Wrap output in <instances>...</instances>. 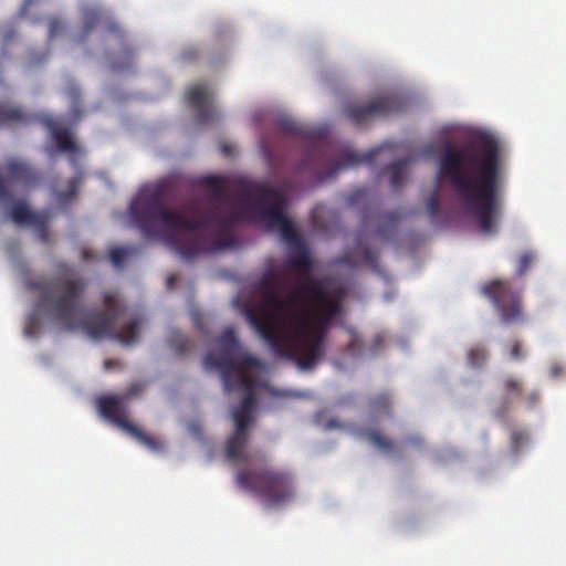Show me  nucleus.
I'll use <instances>...</instances> for the list:
<instances>
[{
	"instance_id": "nucleus-32",
	"label": "nucleus",
	"mask_w": 566,
	"mask_h": 566,
	"mask_svg": "<svg viewBox=\"0 0 566 566\" xmlns=\"http://www.w3.org/2000/svg\"><path fill=\"white\" fill-rule=\"evenodd\" d=\"M124 57H125V63L122 64V62H118V61H112L111 62V65H112V69L113 70H123L125 69V66H129L133 59H134V50L132 49H125L124 50Z\"/></svg>"
},
{
	"instance_id": "nucleus-40",
	"label": "nucleus",
	"mask_w": 566,
	"mask_h": 566,
	"mask_svg": "<svg viewBox=\"0 0 566 566\" xmlns=\"http://www.w3.org/2000/svg\"><path fill=\"white\" fill-rule=\"evenodd\" d=\"M407 441L410 442L411 444H416V446H422V443H423V440L421 437H409V438H407Z\"/></svg>"
},
{
	"instance_id": "nucleus-43",
	"label": "nucleus",
	"mask_w": 566,
	"mask_h": 566,
	"mask_svg": "<svg viewBox=\"0 0 566 566\" xmlns=\"http://www.w3.org/2000/svg\"><path fill=\"white\" fill-rule=\"evenodd\" d=\"M327 427H329V428L339 427V423L337 422V420H328Z\"/></svg>"
},
{
	"instance_id": "nucleus-46",
	"label": "nucleus",
	"mask_w": 566,
	"mask_h": 566,
	"mask_svg": "<svg viewBox=\"0 0 566 566\" xmlns=\"http://www.w3.org/2000/svg\"><path fill=\"white\" fill-rule=\"evenodd\" d=\"M112 364H113V361H112V360H106V361H105V366H106V367L112 366Z\"/></svg>"
},
{
	"instance_id": "nucleus-24",
	"label": "nucleus",
	"mask_w": 566,
	"mask_h": 566,
	"mask_svg": "<svg viewBox=\"0 0 566 566\" xmlns=\"http://www.w3.org/2000/svg\"><path fill=\"white\" fill-rule=\"evenodd\" d=\"M489 352L484 346H474L468 350V363L472 367H481L488 359Z\"/></svg>"
},
{
	"instance_id": "nucleus-28",
	"label": "nucleus",
	"mask_w": 566,
	"mask_h": 566,
	"mask_svg": "<svg viewBox=\"0 0 566 566\" xmlns=\"http://www.w3.org/2000/svg\"><path fill=\"white\" fill-rule=\"evenodd\" d=\"M503 389L505 395L522 396L524 392V382L517 378H506L503 382Z\"/></svg>"
},
{
	"instance_id": "nucleus-34",
	"label": "nucleus",
	"mask_w": 566,
	"mask_h": 566,
	"mask_svg": "<svg viewBox=\"0 0 566 566\" xmlns=\"http://www.w3.org/2000/svg\"><path fill=\"white\" fill-rule=\"evenodd\" d=\"M261 150L268 160L269 164H273L275 159V153L268 139H264V137L261 139Z\"/></svg>"
},
{
	"instance_id": "nucleus-38",
	"label": "nucleus",
	"mask_w": 566,
	"mask_h": 566,
	"mask_svg": "<svg viewBox=\"0 0 566 566\" xmlns=\"http://www.w3.org/2000/svg\"><path fill=\"white\" fill-rule=\"evenodd\" d=\"M199 54L197 49H186L181 52V57L184 61H195Z\"/></svg>"
},
{
	"instance_id": "nucleus-42",
	"label": "nucleus",
	"mask_w": 566,
	"mask_h": 566,
	"mask_svg": "<svg viewBox=\"0 0 566 566\" xmlns=\"http://www.w3.org/2000/svg\"><path fill=\"white\" fill-rule=\"evenodd\" d=\"M175 280H176L175 275H170L168 277L167 284H168L169 289H170V286L175 285Z\"/></svg>"
},
{
	"instance_id": "nucleus-36",
	"label": "nucleus",
	"mask_w": 566,
	"mask_h": 566,
	"mask_svg": "<svg viewBox=\"0 0 566 566\" xmlns=\"http://www.w3.org/2000/svg\"><path fill=\"white\" fill-rule=\"evenodd\" d=\"M144 390V386L142 384H133L123 394L125 402L127 399L133 398V396L142 395Z\"/></svg>"
},
{
	"instance_id": "nucleus-37",
	"label": "nucleus",
	"mask_w": 566,
	"mask_h": 566,
	"mask_svg": "<svg viewBox=\"0 0 566 566\" xmlns=\"http://www.w3.org/2000/svg\"><path fill=\"white\" fill-rule=\"evenodd\" d=\"M525 400L528 405V407H534L537 405V402L539 401V394L537 390H533V391H530L526 396H525Z\"/></svg>"
},
{
	"instance_id": "nucleus-39",
	"label": "nucleus",
	"mask_w": 566,
	"mask_h": 566,
	"mask_svg": "<svg viewBox=\"0 0 566 566\" xmlns=\"http://www.w3.org/2000/svg\"><path fill=\"white\" fill-rule=\"evenodd\" d=\"M352 333V339L349 342V350L355 352L357 348L360 347V339L357 335V333L354 332V329H349Z\"/></svg>"
},
{
	"instance_id": "nucleus-27",
	"label": "nucleus",
	"mask_w": 566,
	"mask_h": 566,
	"mask_svg": "<svg viewBox=\"0 0 566 566\" xmlns=\"http://www.w3.org/2000/svg\"><path fill=\"white\" fill-rule=\"evenodd\" d=\"M369 189L368 188H357L356 190L349 192L346 198L347 205L349 207L360 206V203L367 202L369 198Z\"/></svg>"
},
{
	"instance_id": "nucleus-41",
	"label": "nucleus",
	"mask_w": 566,
	"mask_h": 566,
	"mask_svg": "<svg viewBox=\"0 0 566 566\" xmlns=\"http://www.w3.org/2000/svg\"><path fill=\"white\" fill-rule=\"evenodd\" d=\"M34 0H25L22 8H21V12L22 14H24V12L27 11L28 7H30L31 3H33Z\"/></svg>"
},
{
	"instance_id": "nucleus-25",
	"label": "nucleus",
	"mask_w": 566,
	"mask_h": 566,
	"mask_svg": "<svg viewBox=\"0 0 566 566\" xmlns=\"http://www.w3.org/2000/svg\"><path fill=\"white\" fill-rule=\"evenodd\" d=\"M168 343L178 353L188 352L192 347V343L181 332H171L168 337Z\"/></svg>"
},
{
	"instance_id": "nucleus-33",
	"label": "nucleus",
	"mask_w": 566,
	"mask_h": 566,
	"mask_svg": "<svg viewBox=\"0 0 566 566\" xmlns=\"http://www.w3.org/2000/svg\"><path fill=\"white\" fill-rule=\"evenodd\" d=\"M64 30V23L60 20V18H51L49 21V35L51 38L56 36Z\"/></svg>"
},
{
	"instance_id": "nucleus-4",
	"label": "nucleus",
	"mask_w": 566,
	"mask_h": 566,
	"mask_svg": "<svg viewBox=\"0 0 566 566\" xmlns=\"http://www.w3.org/2000/svg\"><path fill=\"white\" fill-rule=\"evenodd\" d=\"M439 172L453 186L462 209L476 221L481 232L496 233L503 210L497 140L485 136L476 145L459 147L444 142Z\"/></svg>"
},
{
	"instance_id": "nucleus-20",
	"label": "nucleus",
	"mask_w": 566,
	"mask_h": 566,
	"mask_svg": "<svg viewBox=\"0 0 566 566\" xmlns=\"http://www.w3.org/2000/svg\"><path fill=\"white\" fill-rule=\"evenodd\" d=\"M29 116L19 107L0 102V124L27 123Z\"/></svg>"
},
{
	"instance_id": "nucleus-18",
	"label": "nucleus",
	"mask_w": 566,
	"mask_h": 566,
	"mask_svg": "<svg viewBox=\"0 0 566 566\" xmlns=\"http://www.w3.org/2000/svg\"><path fill=\"white\" fill-rule=\"evenodd\" d=\"M408 164H410V159L402 158L386 167V170L390 172V187L395 191H400L405 185Z\"/></svg>"
},
{
	"instance_id": "nucleus-9",
	"label": "nucleus",
	"mask_w": 566,
	"mask_h": 566,
	"mask_svg": "<svg viewBox=\"0 0 566 566\" xmlns=\"http://www.w3.org/2000/svg\"><path fill=\"white\" fill-rule=\"evenodd\" d=\"M97 408L101 416L113 421L123 430L127 431L128 434L136 438L142 444L146 446L150 450H161L164 444L161 441L156 440L154 437L145 433L144 430L135 426L127 419V408L125 406L124 394L123 395H102L97 398Z\"/></svg>"
},
{
	"instance_id": "nucleus-29",
	"label": "nucleus",
	"mask_w": 566,
	"mask_h": 566,
	"mask_svg": "<svg viewBox=\"0 0 566 566\" xmlns=\"http://www.w3.org/2000/svg\"><path fill=\"white\" fill-rule=\"evenodd\" d=\"M441 210L440 196L438 190L432 191L427 200V213L431 218H438Z\"/></svg>"
},
{
	"instance_id": "nucleus-1",
	"label": "nucleus",
	"mask_w": 566,
	"mask_h": 566,
	"mask_svg": "<svg viewBox=\"0 0 566 566\" xmlns=\"http://www.w3.org/2000/svg\"><path fill=\"white\" fill-rule=\"evenodd\" d=\"M198 184L211 191L212 203L207 210H202L197 199L179 209H169L165 205L169 181L146 185V237L161 239L187 261L198 254L214 253L233 244L230 232L245 218L241 203L256 210L270 231H277L284 242L297 249L289 256L287 264L300 275H310L311 255L285 213V192L261 181L230 180L219 176L201 177Z\"/></svg>"
},
{
	"instance_id": "nucleus-8",
	"label": "nucleus",
	"mask_w": 566,
	"mask_h": 566,
	"mask_svg": "<svg viewBox=\"0 0 566 566\" xmlns=\"http://www.w3.org/2000/svg\"><path fill=\"white\" fill-rule=\"evenodd\" d=\"M220 354H207L203 358L206 369H216L221 373L223 387L231 390L232 379L239 371V363L244 354H239L240 344L233 328H226L218 338Z\"/></svg>"
},
{
	"instance_id": "nucleus-26",
	"label": "nucleus",
	"mask_w": 566,
	"mask_h": 566,
	"mask_svg": "<svg viewBox=\"0 0 566 566\" xmlns=\"http://www.w3.org/2000/svg\"><path fill=\"white\" fill-rule=\"evenodd\" d=\"M135 248H114L109 251V259L115 268H122L128 259L129 254L135 253Z\"/></svg>"
},
{
	"instance_id": "nucleus-31",
	"label": "nucleus",
	"mask_w": 566,
	"mask_h": 566,
	"mask_svg": "<svg viewBox=\"0 0 566 566\" xmlns=\"http://www.w3.org/2000/svg\"><path fill=\"white\" fill-rule=\"evenodd\" d=\"M528 439V434L526 431L516 430L513 431L511 434V444L514 450L521 449V447L526 442Z\"/></svg>"
},
{
	"instance_id": "nucleus-13",
	"label": "nucleus",
	"mask_w": 566,
	"mask_h": 566,
	"mask_svg": "<svg viewBox=\"0 0 566 566\" xmlns=\"http://www.w3.org/2000/svg\"><path fill=\"white\" fill-rule=\"evenodd\" d=\"M11 219L17 224L32 226L42 242H49V212H33L25 202H14L10 208Z\"/></svg>"
},
{
	"instance_id": "nucleus-6",
	"label": "nucleus",
	"mask_w": 566,
	"mask_h": 566,
	"mask_svg": "<svg viewBox=\"0 0 566 566\" xmlns=\"http://www.w3.org/2000/svg\"><path fill=\"white\" fill-rule=\"evenodd\" d=\"M260 366H262L260 358L253 357V355H243L239 363V370L231 380V390L243 391V398L239 407L232 412L235 430L226 444V458L231 461L252 463L251 455L244 452L249 439L248 429L256 405V378L250 374V370Z\"/></svg>"
},
{
	"instance_id": "nucleus-12",
	"label": "nucleus",
	"mask_w": 566,
	"mask_h": 566,
	"mask_svg": "<svg viewBox=\"0 0 566 566\" xmlns=\"http://www.w3.org/2000/svg\"><path fill=\"white\" fill-rule=\"evenodd\" d=\"M3 171L7 180L0 174V202H10L13 199V192L9 189V182L33 186L39 180V174L33 166L20 158H8Z\"/></svg>"
},
{
	"instance_id": "nucleus-3",
	"label": "nucleus",
	"mask_w": 566,
	"mask_h": 566,
	"mask_svg": "<svg viewBox=\"0 0 566 566\" xmlns=\"http://www.w3.org/2000/svg\"><path fill=\"white\" fill-rule=\"evenodd\" d=\"M29 287L38 291L39 296L24 326L28 336L39 333L40 313L65 331L83 329L94 339L111 337L122 344H134L140 336L144 315H128L116 293L104 295L105 311H83L81 304L86 283L70 272L54 279H35L29 282Z\"/></svg>"
},
{
	"instance_id": "nucleus-23",
	"label": "nucleus",
	"mask_w": 566,
	"mask_h": 566,
	"mask_svg": "<svg viewBox=\"0 0 566 566\" xmlns=\"http://www.w3.org/2000/svg\"><path fill=\"white\" fill-rule=\"evenodd\" d=\"M81 180L82 174H75V176L69 180L65 191H55L57 200H60V202H67V200L74 199L78 191Z\"/></svg>"
},
{
	"instance_id": "nucleus-47",
	"label": "nucleus",
	"mask_w": 566,
	"mask_h": 566,
	"mask_svg": "<svg viewBox=\"0 0 566 566\" xmlns=\"http://www.w3.org/2000/svg\"><path fill=\"white\" fill-rule=\"evenodd\" d=\"M363 221H364V222H368V221H369V217H368V216H364V217H363Z\"/></svg>"
},
{
	"instance_id": "nucleus-11",
	"label": "nucleus",
	"mask_w": 566,
	"mask_h": 566,
	"mask_svg": "<svg viewBox=\"0 0 566 566\" xmlns=\"http://www.w3.org/2000/svg\"><path fill=\"white\" fill-rule=\"evenodd\" d=\"M405 109V101L396 96H379L366 104L352 102L345 108V114L354 124H363L376 116L400 113Z\"/></svg>"
},
{
	"instance_id": "nucleus-30",
	"label": "nucleus",
	"mask_w": 566,
	"mask_h": 566,
	"mask_svg": "<svg viewBox=\"0 0 566 566\" xmlns=\"http://www.w3.org/2000/svg\"><path fill=\"white\" fill-rule=\"evenodd\" d=\"M534 260H535V255L533 252L523 253L520 256L518 262H517L516 274L524 275V273H526V271H528V269L533 264Z\"/></svg>"
},
{
	"instance_id": "nucleus-45",
	"label": "nucleus",
	"mask_w": 566,
	"mask_h": 566,
	"mask_svg": "<svg viewBox=\"0 0 566 566\" xmlns=\"http://www.w3.org/2000/svg\"><path fill=\"white\" fill-rule=\"evenodd\" d=\"M222 151H223L224 154H230V149H229V147H227V145H223V147H222Z\"/></svg>"
},
{
	"instance_id": "nucleus-15",
	"label": "nucleus",
	"mask_w": 566,
	"mask_h": 566,
	"mask_svg": "<svg viewBox=\"0 0 566 566\" xmlns=\"http://www.w3.org/2000/svg\"><path fill=\"white\" fill-rule=\"evenodd\" d=\"M338 264H346L349 268L356 265H367L371 271L378 272L379 268V252L378 250L369 248L361 239H357L355 247L347 250L339 259L336 260Z\"/></svg>"
},
{
	"instance_id": "nucleus-35",
	"label": "nucleus",
	"mask_w": 566,
	"mask_h": 566,
	"mask_svg": "<svg viewBox=\"0 0 566 566\" xmlns=\"http://www.w3.org/2000/svg\"><path fill=\"white\" fill-rule=\"evenodd\" d=\"M510 357L512 359L524 358L523 345H522L521 340H513V343L511 345Z\"/></svg>"
},
{
	"instance_id": "nucleus-17",
	"label": "nucleus",
	"mask_w": 566,
	"mask_h": 566,
	"mask_svg": "<svg viewBox=\"0 0 566 566\" xmlns=\"http://www.w3.org/2000/svg\"><path fill=\"white\" fill-rule=\"evenodd\" d=\"M360 434L369 441L371 446L384 453H396L398 448L390 438L386 434L380 433L378 430L365 429L360 431Z\"/></svg>"
},
{
	"instance_id": "nucleus-2",
	"label": "nucleus",
	"mask_w": 566,
	"mask_h": 566,
	"mask_svg": "<svg viewBox=\"0 0 566 566\" xmlns=\"http://www.w3.org/2000/svg\"><path fill=\"white\" fill-rule=\"evenodd\" d=\"M261 285L268 290L263 302L244 311L251 327L280 358L292 359L302 369L317 365L331 323L340 313L343 290L331 292L323 281L311 279L283 298L273 268L262 273Z\"/></svg>"
},
{
	"instance_id": "nucleus-7",
	"label": "nucleus",
	"mask_w": 566,
	"mask_h": 566,
	"mask_svg": "<svg viewBox=\"0 0 566 566\" xmlns=\"http://www.w3.org/2000/svg\"><path fill=\"white\" fill-rule=\"evenodd\" d=\"M237 483L241 489L256 493L269 506H276L294 496L293 478L286 471L242 469L237 473Z\"/></svg>"
},
{
	"instance_id": "nucleus-5",
	"label": "nucleus",
	"mask_w": 566,
	"mask_h": 566,
	"mask_svg": "<svg viewBox=\"0 0 566 566\" xmlns=\"http://www.w3.org/2000/svg\"><path fill=\"white\" fill-rule=\"evenodd\" d=\"M276 126L284 135L304 138V140L310 142L297 170H311L318 180L335 177L339 170L346 169V167L360 166L363 163L373 164L376 154L382 151V148H374L367 153H357L350 150V148H343L337 155H332L331 145L318 139V134L315 130L305 128V126L300 125L294 119L281 116L276 122Z\"/></svg>"
},
{
	"instance_id": "nucleus-22",
	"label": "nucleus",
	"mask_w": 566,
	"mask_h": 566,
	"mask_svg": "<svg viewBox=\"0 0 566 566\" xmlns=\"http://www.w3.org/2000/svg\"><path fill=\"white\" fill-rule=\"evenodd\" d=\"M102 19V11L96 9H88L84 11V18H83V30L78 36L80 41H84L87 34L94 30V28L97 25V23Z\"/></svg>"
},
{
	"instance_id": "nucleus-21",
	"label": "nucleus",
	"mask_w": 566,
	"mask_h": 566,
	"mask_svg": "<svg viewBox=\"0 0 566 566\" xmlns=\"http://www.w3.org/2000/svg\"><path fill=\"white\" fill-rule=\"evenodd\" d=\"M401 216L398 212H386L377 216V232L379 235L389 237L397 228Z\"/></svg>"
},
{
	"instance_id": "nucleus-10",
	"label": "nucleus",
	"mask_w": 566,
	"mask_h": 566,
	"mask_svg": "<svg viewBox=\"0 0 566 566\" xmlns=\"http://www.w3.org/2000/svg\"><path fill=\"white\" fill-rule=\"evenodd\" d=\"M482 293L491 300L502 322L514 323L522 318L521 294L509 281L495 279L482 286Z\"/></svg>"
},
{
	"instance_id": "nucleus-14",
	"label": "nucleus",
	"mask_w": 566,
	"mask_h": 566,
	"mask_svg": "<svg viewBox=\"0 0 566 566\" xmlns=\"http://www.w3.org/2000/svg\"><path fill=\"white\" fill-rule=\"evenodd\" d=\"M186 99L188 105L195 109L198 123L205 124L218 119L219 113L212 104V96L207 85H203V83L188 88Z\"/></svg>"
},
{
	"instance_id": "nucleus-44",
	"label": "nucleus",
	"mask_w": 566,
	"mask_h": 566,
	"mask_svg": "<svg viewBox=\"0 0 566 566\" xmlns=\"http://www.w3.org/2000/svg\"><path fill=\"white\" fill-rule=\"evenodd\" d=\"M375 342L377 345H379V344H381V342H384V338H381V336H377Z\"/></svg>"
},
{
	"instance_id": "nucleus-16",
	"label": "nucleus",
	"mask_w": 566,
	"mask_h": 566,
	"mask_svg": "<svg viewBox=\"0 0 566 566\" xmlns=\"http://www.w3.org/2000/svg\"><path fill=\"white\" fill-rule=\"evenodd\" d=\"M48 126L51 130V137L55 142L59 151L67 153L71 155V161L74 169H78V158L77 155L81 154V150L69 128L66 126L57 125L54 119L48 120Z\"/></svg>"
},
{
	"instance_id": "nucleus-19",
	"label": "nucleus",
	"mask_w": 566,
	"mask_h": 566,
	"mask_svg": "<svg viewBox=\"0 0 566 566\" xmlns=\"http://www.w3.org/2000/svg\"><path fill=\"white\" fill-rule=\"evenodd\" d=\"M369 413L371 417L391 416L392 412V398L390 394H379L370 398Z\"/></svg>"
}]
</instances>
